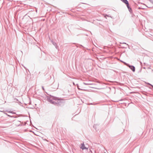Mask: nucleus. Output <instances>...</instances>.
Returning <instances> with one entry per match:
<instances>
[{"instance_id": "nucleus-1", "label": "nucleus", "mask_w": 153, "mask_h": 153, "mask_svg": "<svg viewBox=\"0 0 153 153\" xmlns=\"http://www.w3.org/2000/svg\"><path fill=\"white\" fill-rule=\"evenodd\" d=\"M54 100L56 101L57 105H60L64 103L63 100L57 97H54Z\"/></svg>"}, {"instance_id": "nucleus-15", "label": "nucleus", "mask_w": 153, "mask_h": 153, "mask_svg": "<svg viewBox=\"0 0 153 153\" xmlns=\"http://www.w3.org/2000/svg\"><path fill=\"white\" fill-rule=\"evenodd\" d=\"M77 85V87H78V89H80V88L78 87V85Z\"/></svg>"}, {"instance_id": "nucleus-10", "label": "nucleus", "mask_w": 153, "mask_h": 153, "mask_svg": "<svg viewBox=\"0 0 153 153\" xmlns=\"http://www.w3.org/2000/svg\"><path fill=\"white\" fill-rule=\"evenodd\" d=\"M123 63H124V64L126 65V66H128V65H129V64L126 63V62H123Z\"/></svg>"}, {"instance_id": "nucleus-3", "label": "nucleus", "mask_w": 153, "mask_h": 153, "mask_svg": "<svg viewBox=\"0 0 153 153\" xmlns=\"http://www.w3.org/2000/svg\"><path fill=\"white\" fill-rule=\"evenodd\" d=\"M53 100V97H48L47 100L51 103L52 102Z\"/></svg>"}, {"instance_id": "nucleus-8", "label": "nucleus", "mask_w": 153, "mask_h": 153, "mask_svg": "<svg viewBox=\"0 0 153 153\" xmlns=\"http://www.w3.org/2000/svg\"><path fill=\"white\" fill-rule=\"evenodd\" d=\"M121 1H123V3L125 4L128 3V1L127 0H120Z\"/></svg>"}, {"instance_id": "nucleus-16", "label": "nucleus", "mask_w": 153, "mask_h": 153, "mask_svg": "<svg viewBox=\"0 0 153 153\" xmlns=\"http://www.w3.org/2000/svg\"><path fill=\"white\" fill-rule=\"evenodd\" d=\"M42 88L43 90H44V88L43 86L42 87Z\"/></svg>"}, {"instance_id": "nucleus-9", "label": "nucleus", "mask_w": 153, "mask_h": 153, "mask_svg": "<svg viewBox=\"0 0 153 153\" xmlns=\"http://www.w3.org/2000/svg\"><path fill=\"white\" fill-rule=\"evenodd\" d=\"M121 1H123V3L125 4L128 3V1L127 0H120Z\"/></svg>"}, {"instance_id": "nucleus-14", "label": "nucleus", "mask_w": 153, "mask_h": 153, "mask_svg": "<svg viewBox=\"0 0 153 153\" xmlns=\"http://www.w3.org/2000/svg\"><path fill=\"white\" fill-rule=\"evenodd\" d=\"M122 43V44H126V45H127L128 46V45L127 44H126V43H125V42H123L122 43Z\"/></svg>"}, {"instance_id": "nucleus-2", "label": "nucleus", "mask_w": 153, "mask_h": 153, "mask_svg": "<svg viewBox=\"0 0 153 153\" xmlns=\"http://www.w3.org/2000/svg\"><path fill=\"white\" fill-rule=\"evenodd\" d=\"M132 70L133 72H134L135 71V67L133 65H129L128 66Z\"/></svg>"}, {"instance_id": "nucleus-4", "label": "nucleus", "mask_w": 153, "mask_h": 153, "mask_svg": "<svg viewBox=\"0 0 153 153\" xmlns=\"http://www.w3.org/2000/svg\"><path fill=\"white\" fill-rule=\"evenodd\" d=\"M51 42L53 44V45L55 46L56 48V49H58L59 48V46L57 45L56 43L53 41H51Z\"/></svg>"}, {"instance_id": "nucleus-12", "label": "nucleus", "mask_w": 153, "mask_h": 153, "mask_svg": "<svg viewBox=\"0 0 153 153\" xmlns=\"http://www.w3.org/2000/svg\"><path fill=\"white\" fill-rule=\"evenodd\" d=\"M83 83V84H84V85H89L90 84L89 83H86L84 82Z\"/></svg>"}, {"instance_id": "nucleus-13", "label": "nucleus", "mask_w": 153, "mask_h": 153, "mask_svg": "<svg viewBox=\"0 0 153 153\" xmlns=\"http://www.w3.org/2000/svg\"><path fill=\"white\" fill-rule=\"evenodd\" d=\"M148 84L150 85H151L153 88V85H151V84L148 83Z\"/></svg>"}, {"instance_id": "nucleus-11", "label": "nucleus", "mask_w": 153, "mask_h": 153, "mask_svg": "<svg viewBox=\"0 0 153 153\" xmlns=\"http://www.w3.org/2000/svg\"><path fill=\"white\" fill-rule=\"evenodd\" d=\"M106 16H107V17H109V16L108 15H106V14H105L104 15V17L106 19L107 18H106Z\"/></svg>"}, {"instance_id": "nucleus-7", "label": "nucleus", "mask_w": 153, "mask_h": 153, "mask_svg": "<svg viewBox=\"0 0 153 153\" xmlns=\"http://www.w3.org/2000/svg\"><path fill=\"white\" fill-rule=\"evenodd\" d=\"M51 103L54 104V105H57V103H56V101H55L54 99L51 102Z\"/></svg>"}, {"instance_id": "nucleus-17", "label": "nucleus", "mask_w": 153, "mask_h": 153, "mask_svg": "<svg viewBox=\"0 0 153 153\" xmlns=\"http://www.w3.org/2000/svg\"><path fill=\"white\" fill-rule=\"evenodd\" d=\"M73 84H74V85H75L74 83V82H73Z\"/></svg>"}, {"instance_id": "nucleus-6", "label": "nucleus", "mask_w": 153, "mask_h": 153, "mask_svg": "<svg viewBox=\"0 0 153 153\" xmlns=\"http://www.w3.org/2000/svg\"><path fill=\"white\" fill-rule=\"evenodd\" d=\"M126 5V6L128 8V9L129 11L130 12L131 11V8L129 7V4L128 1V3L127 4H125Z\"/></svg>"}, {"instance_id": "nucleus-5", "label": "nucleus", "mask_w": 153, "mask_h": 153, "mask_svg": "<svg viewBox=\"0 0 153 153\" xmlns=\"http://www.w3.org/2000/svg\"><path fill=\"white\" fill-rule=\"evenodd\" d=\"M82 146L81 147V148L83 150L85 149H88V148L85 147V145L84 144V143H83L82 144Z\"/></svg>"}]
</instances>
